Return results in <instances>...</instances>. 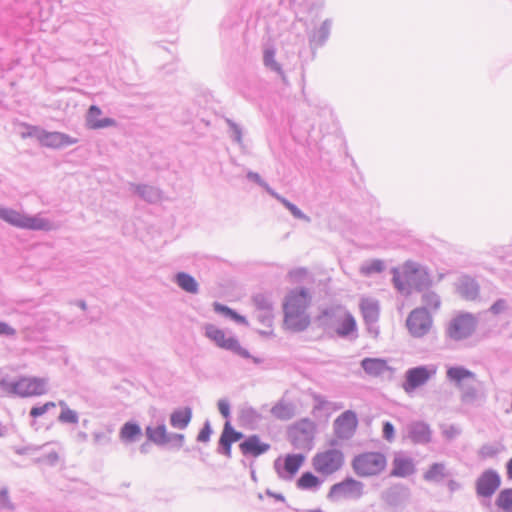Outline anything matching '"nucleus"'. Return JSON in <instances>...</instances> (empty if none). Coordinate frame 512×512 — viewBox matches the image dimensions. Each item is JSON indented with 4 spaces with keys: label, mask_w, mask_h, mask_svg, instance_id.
I'll list each match as a JSON object with an SVG mask.
<instances>
[{
    "label": "nucleus",
    "mask_w": 512,
    "mask_h": 512,
    "mask_svg": "<svg viewBox=\"0 0 512 512\" xmlns=\"http://www.w3.org/2000/svg\"><path fill=\"white\" fill-rule=\"evenodd\" d=\"M383 269L382 262L374 261L370 265L362 267L361 271L365 275H369L374 272H381Z\"/></svg>",
    "instance_id": "a19ab883"
},
{
    "label": "nucleus",
    "mask_w": 512,
    "mask_h": 512,
    "mask_svg": "<svg viewBox=\"0 0 512 512\" xmlns=\"http://www.w3.org/2000/svg\"><path fill=\"white\" fill-rule=\"evenodd\" d=\"M295 429L300 432L312 435L315 431V424L311 420L304 419L295 425Z\"/></svg>",
    "instance_id": "4c0bfd02"
},
{
    "label": "nucleus",
    "mask_w": 512,
    "mask_h": 512,
    "mask_svg": "<svg viewBox=\"0 0 512 512\" xmlns=\"http://www.w3.org/2000/svg\"><path fill=\"white\" fill-rule=\"evenodd\" d=\"M141 428L138 424L128 422L125 423L119 432L120 439L125 443L136 441L141 436Z\"/></svg>",
    "instance_id": "bb28decb"
},
{
    "label": "nucleus",
    "mask_w": 512,
    "mask_h": 512,
    "mask_svg": "<svg viewBox=\"0 0 512 512\" xmlns=\"http://www.w3.org/2000/svg\"><path fill=\"white\" fill-rule=\"evenodd\" d=\"M205 335L217 347L225 350L232 351L243 358H249L250 354L247 349L241 346L238 339L232 336H227L224 330L216 327L213 324H207L205 327Z\"/></svg>",
    "instance_id": "39448f33"
},
{
    "label": "nucleus",
    "mask_w": 512,
    "mask_h": 512,
    "mask_svg": "<svg viewBox=\"0 0 512 512\" xmlns=\"http://www.w3.org/2000/svg\"><path fill=\"white\" fill-rule=\"evenodd\" d=\"M283 327L290 332H301L306 330L311 319L307 311L283 310Z\"/></svg>",
    "instance_id": "a211bd4d"
},
{
    "label": "nucleus",
    "mask_w": 512,
    "mask_h": 512,
    "mask_svg": "<svg viewBox=\"0 0 512 512\" xmlns=\"http://www.w3.org/2000/svg\"><path fill=\"white\" fill-rule=\"evenodd\" d=\"M361 366L370 376H379L388 369L386 360L380 358H365L362 360Z\"/></svg>",
    "instance_id": "b1692460"
},
{
    "label": "nucleus",
    "mask_w": 512,
    "mask_h": 512,
    "mask_svg": "<svg viewBox=\"0 0 512 512\" xmlns=\"http://www.w3.org/2000/svg\"><path fill=\"white\" fill-rule=\"evenodd\" d=\"M507 309V302L504 299L497 300L491 307L490 311L495 314H501Z\"/></svg>",
    "instance_id": "37998d69"
},
{
    "label": "nucleus",
    "mask_w": 512,
    "mask_h": 512,
    "mask_svg": "<svg viewBox=\"0 0 512 512\" xmlns=\"http://www.w3.org/2000/svg\"><path fill=\"white\" fill-rule=\"evenodd\" d=\"M415 464L411 457L397 453L391 462L390 476L396 478H407L415 473Z\"/></svg>",
    "instance_id": "6ab92c4d"
},
{
    "label": "nucleus",
    "mask_w": 512,
    "mask_h": 512,
    "mask_svg": "<svg viewBox=\"0 0 512 512\" xmlns=\"http://www.w3.org/2000/svg\"><path fill=\"white\" fill-rule=\"evenodd\" d=\"M59 405L63 407L59 416V420L61 422L76 423L78 421L77 414L73 410L67 408L64 401H60Z\"/></svg>",
    "instance_id": "f704fd0d"
},
{
    "label": "nucleus",
    "mask_w": 512,
    "mask_h": 512,
    "mask_svg": "<svg viewBox=\"0 0 512 512\" xmlns=\"http://www.w3.org/2000/svg\"><path fill=\"white\" fill-rule=\"evenodd\" d=\"M423 303L430 309H437L440 306V299L437 294L428 292L423 295Z\"/></svg>",
    "instance_id": "e433bc0d"
},
{
    "label": "nucleus",
    "mask_w": 512,
    "mask_h": 512,
    "mask_svg": "<svg viewBox=\"0 0 512 512\" xmlns=\"http://www.w3.org/2000/svg\"><path fill=\"white\" fill-rule=\"evenodd\" d=\"M321 480L312 472H304L297 480V488L301 490L315 489L320 486Z\"/></svg>",
    "instance_id": "c756f323"
},
{
    "label": "nucleus",
    "mask_w": 512,
    "mask_h": 512,
    "mask_svg": "<svg viewBox=\"0 0 512 512\" xmlns=\"http://www.w3.org/2000/svg\"><path fill=\"white\" fill-rule=\"evenodd\" d=\"M356 320L355 318L350 314L346 313L344 316L339 320L338 327H337V333L341 336H346L353 331L356 330Z\"/></svg>",
    "instance_id": "7c9ffc66"
},
{
    "label": "nucleus",
    "mask_w": 512,
    "mask_h": 512,
    "mask_svg": "<svg viewBox=\"0 0 512 512\" xmlns=\"http://www.w3.org/2000/svg\"><path fill=\"white\" fill-rule=\"evenodd\" d=\"M192 418V410L189 407L177 409L170 416V423L174 428L184 429Z\"/></svg>",
    "instance_id": "393cba45"
},
{
    "label": "nucleus",
    "mask_w": 512,
    "mask_h": 512,
    "mask_svg": "<svg viewBox=\"0 0 512 512\" xmlns=\"http://www.w3.org/2000/svg\"><path fill=\"white\" fill-rule=\"evenodd\" d=\"M448 486H449V488H450L451 490H455V489H457V488H458V486H459V485H458V483H457L456 481H454V480H450V481L448 482Z\"/></svg>",
    "instance_id": "3c124183"
},
{
    "label": "nucleus",
    "mask_w": 512,
    "mask_h": 512,
    "mask_svg": "<svg viewBox=\"0 0 512 512\" xmlns=\"http://www.w3.org/2000/svg\"><path fill=\"white\" fill-rule=\"evenodd\" d=\"M351 466L360 477H373L383 473L387 467V458L379 451H365L354 456Z\"/></svg>",
    "instance_id": "f257e3e1"
},
{
    "label": "nucleus",
    "mask_w": 512,
    "mask_h": 512,
    "mask_svg": "<svg viewBox=\"0 0 512 512\" xmlns=\"http://www.w3.org/2000/svg\"><path fill=\"white\" fill-rule=\"evenodd\" d=\"M243 434L241 432L236 431L227 421L224 425V429L222 431L219 443L223 448V453L227 456H231V446L233 443L242 439Z\"/></svg>",
    "instance_id": "5701e85b"
},
{
    "label": "nucleus",
    "mask_w": 512,
    "mask_h": 512,
    "mask_svg": "<svg viewBox=\"0 0 512 512\" xmlns=\"http://www.w3.org/2000/svg\"><path fill=\"white\" fill-rule=\"evenodd\" d=\"M2 508H13V505L9 500L8 491L6 489L0 490V509Z\"/></svg>",
    "instance_id": "c03bdc74"
},
{
    "label": "nucleus",
    "mask_w": 512,
    "mask_h": 512,
    "mask_svg": "<svg viewBox=\"0 0 512 512\" xmlns=\"http://www.w3.org/2000/svg\"><path fill=\"white\" fill-rule=\"evenodd\" d=\"M14 334H15V329L14 328L9 326L7 323L0 321V335H10V336H12Z\"/></svg>",
    "instance_id": "de8ad7c7"
},
{
    "label": "nucleus",
    "mask_w": 512,
    "mask_h": 512,
    "mask_svg": "<svg viewBox=\"0 0 512 512\" xmlns=\"http://www.w3.org/2000/svg\"><path fill=\"white\" fill-rule=\"evenodd\" d=\"M359 309L365 324L368 326V331L374 337H378L380 331L374 325L380 318L379 301L372 297H362L359 302Z\"/></svg>",
    "instance_id": "9b49d317"
},
{
    "label": "nucleus",
    "mask_w": 512,
    "mask_h": 512,
    "mask_svg": "<svg viewBox=\"0 0 512 512\" xmlns=\"http://www.w3.org/2000/svg\"><path fill=\"white\" fill-rule=\"evenodd\" d=\"M102 111L99 107L92 105L87 113L86 123L90 129H102L116 125V121L111 118H101Z\"/></svg>",
    "instance_id": "4be33fe9"
},
{
    "label": "nucleus",
    "mask_w": 512,
    "mask_h": 512,
    "mask_svg": "<svg viewBox=\"0 0 512 512\" xmlns=\"http://www.w3.org/2000/svg\"><path fill=\"white\" fill-rule=\"evenodd\" d=\"M218 409L219 412L222 414L223 417L229 418L230 416V406L229 403L225 400H220L218 402Z\"/></svg>",
    "instance_id": "49530a36"
},
{
    "label": "nucleus",
    "mask_w": 512,
    "mask_h": 512,
    "mask_svg": "<svg viewBox=\"0 0 512 512\" xmlns=\"http://www.w3.org/2000/svg\"><path fill=\"white\" fill-rule=\"evenodd\" d=\"M406 325L412 336L422 337L431 329L432 318L425 309L417 308L409 314Z\"/></svg>",
    "instance_id": "f8f14e48"
},
{
    "label": "nucleus",
    "mask_w": 512,
    "mask_h": 512,
    "mask_svg": "<svg viewBox=\"0 0 512 512\" xmlns=\"http://www.w3.org/2000/svg\"><path fill=\"white\" fill-rule=\"evenodd\" d=\"M211 433H212V431H211L210 425L208 423H206L198 434V437H197L198 441L207 442L211 436Z\"/></svg>",
    "instance_id": "a18cd8bd"
},
{
    "label": "nucleus",
    "mask_w": 512,
    "mask_h": 512,
    "mask_svg": "<svg viewBox=\"0 0 512 512\" xmlns=\"http://www.w3.org/2000/svg\"><path fill=\"white\" fill-rule=\"evenodd\" d=\"M446 378L461 391L462 401L469 402L476 398V389L470 386V383L476 381V375L472 371L462 366H449Z\"/></svg>",
    "instance_id": "f03ea898"
},
{
    "label": "nucleus",
    "mask_w": 512,
    "mask_h": 512,
    "mask_svg": "<svg viewBox=\"0 0 512 512\" xmlns=\"http://www.w3.org/2000/svg\"><path fill=\"white\" fill-rule=\"evenodd\" d=\"M507 475L509 479H512V458L507 463Z\"/></svg>",
    "instance_id": "8fccbe9b"
},
{
    "label": "nucleus",
    "mask_w": 512,
    "mask_h": 512,
    "mask_svg": "<svg viewBox=\"0 0 512 512\" xmlns=\"http://www.w3.org/2000/svg\"><path fill=\"white\" fill-rule=\"evenodd\" d=\"M427 276V272L422 269L418 264L408 261L400 268L393 271V282L395 287L404 292L412 285H417L418 280Z\"/></svg>",
    "instance_id": "423d86ee"
},
{
    "label": "nucleus",
    "mask_w": 512,
    "mask_h": 512,
    "mask_svg": "<svg viewBox=\"0 0 512 512\" xmlns=\"http://www.w3.org/2000/svg\"><path fill=\"white\" fill-rule=\"evenodd\" d=\"M304 275H306V271L304 269L295 270L290 273V277L294 280H297L298 278H301Z\"/></svg>",
    "instance_id": "09e8293b"
},
{
    "label": "nucleus",
    "mask_w": 512,
    "mask_h": 512,
    "mask_svg": "<svg viewBox=\"0 0 512 512\" xmlns=\"http://www.w3.org/2000/svg\"><path fill=\"white\" fill-rule=\"evenodd\" d=\"M363 493V483L352 477H347L330 487L327 498L330 501L337 502L341 500L358 499Z\"/></svg>",
    "instance_id": "0eeeda50"
},
{
    "label": "nucleus",
    "mask_w": 512,
    "mask_h": 512,
    "mask_svg": "<svg viewBox=\"0 0 512 512\" xmlns=\"http://www.w3.org/2000/svg\"><path fill=\"white\" fill-rule=\"evenodd\" d=\"M495 505L501 512H512V488L500 491L496 497Z\"/></svg>",
    "instance_id": "c85d7f7f"
},
{
    "label": "nucleus",
    "mask_w": 512,
    "mask_h": 512,
    "mask_svg": "<svg viewBox=\"0 0 512 512\" xmlns=\"http://www.w3.org/2000/svg\"><path fill=\"white\" fill-rule=\"evenodd\" d=\"M278 200L282 202V204L292 213V215L299 219H306V216L302 213V211L297 208L294 204L282 198L280 196H276Z\"/></svg>",
    "instance_id": "58836bf2"
},
{
    "label": "nucleus",
    "mask_w": 512,
    "mask_h": 512,
    "mask_svg": "<svg viewBox=\"0 0 512 512\" xmlns=\"http://www.w3.org/2000/svg\"><path fill=\"white\" fill-rule=\"evenodd\" d=\"M447 474L448 472L445 464L434 463L424 473V479L430 482H439L442 481L447 476Z\"/></svg>",
    "instance_id": "cd10ccee"
},
{
    "label": "nucleus",
    "mask_w": 512,
    "mask_h": 512,
    "mask_svg": "<svg viewBox=\"0 0 512 512\" xmlns=\"http://www.w3.org/2000/svg\"><path fill=\"white\" fill-rule=\"evenodd\" d=\"M435 374V370L420 366L411 368L406 372L405 382L402 387L406 393L413 392L416 388L424 385Z\"/></svg>",
    "instance_id": "f3484780"
},
{
    "label": "nucleus",
    "mask_w": 512,
    "mask_h": 512,
    "mask_svg": "<svg viewBox=\"0 0 512 512\" xmlns=\"http://www.w3.org/2000/svg\"><path fill=\"white\" fill-rule=\"evenodd\" d=\"M0 218L13 226L23 229L47 231L52 228L51 224L46 219L38 216L25 215L8 208L0 209Z\"/></svg>",
    "instance_id": "20e7f679"
},
{
    "label": "nucleus",
    "mask_w": 512,
    "mask_h": 512,
    "mask_svg": "<svg viewBox=\"0 0 512 512\" xmlns=\"http://www.w3.org/2000/svg\"><path fill=\"white\" fill-rule=\"evenodd\" d=\"M29 134L35 137L42 146L49 148H62L77 143V139L61 132H47L37 127H32Z\"/></svg>",
    "instance_id": "9d476101"
},
{
    "label": "nucleus",
    "mask_w": 512,
    "mask_h": 512,
    "mask_svg": "<svg viewBox=\"0 0 512 512\" xmlns=\"http://www.w3.org/2000/svg\"><path fill=\"white\" fill-rule=\"evenodd\" d=\"M264 63L266 66L273 70L279 71L280 65L275 60V53L273 50H266L264 53Z\"/></svg>",
    "instance_id": "ea45409f"
},
{
    "label": "nucleus",
    "mask_w": 512,
    "mask_h": 512,
    "mask_svg": "<svg viewBox=\"0 0 512 512\" xmlns=\"http://www.w3.org/2000/svg\"><path fill=\"white\" fill-rule=\"evenodd\" d=\"M11 392L20 397L41 396L47 393V380L40 377H21L10 386Z\"/></svg>",
    "instance_id": "6e6552de"
},
{
    "label": "nucleus",
    "mask_w": 512,
    "mask_h": 512,
    "mask_svg": "<svg viewBox=\"0 0 512 512\" xmlns=\"http://www.w3.org/2000/svg\"><path fill=\"white\" fill-rule=\"evenodd\" d=\"M249 177L258 180L259 176L257 174L249 173Z\"/></svg>",
    "instance_id": "603ef678"
},
{
    "label": "nucleus",
    "mask_w": 512,
    "mask_h": 512,
    "mask_svg": "<svg viewBox=\"0 0 512 512\" xmlns=\"http://www.w3.org/2000/svg\"><path fill=\"white\" fill-rule=\"evenodd\" d=\"M501 478L499 474L492 470H485L480 474L475 482V489L478 496L491 497L500 487Z\"/></svg>",
    "instance_id": "dca6fc26"
},
{
    "label": "nucleus",
    "mask_w": 512,
    "mask_h": 512,
    "mask_svg": "<svg viewBox=\"0 0 512 512\" xmlns=\"http://www.w3.org/2000/svg\"><path fill=\"white\" fill-rule=\"evenodd\" d=\"M55 407H56V403L52 402V401L46 402L45 404H43L41 406L32 407L30 410V416L33 418L40 417V416L44 415L46 412H48L50 409H53Z\"/></svg>",
    "instance_id": "c9c22d12"
},
{
    "label": "nucleus",
    "mask_w": 512,
    "mask_h": 512,
    "mask_svg": "<svg viewBox=\"0 0 512 512\" xmlns=\"http://www.w3.org/2000/svg\"><path fill=\"white\" fill-rule=\"evenodd\" d=\"M304 462L305 456L303 454H287L278 458L274 467L281 478L291 479L298 473Z\"/></svg>",
    "instance_id": "4468645a"
},
{
    "label": "nucleus",
    "mask_w": 512,
    "mask_h": 512,
    "mask_svg": "<svg viewBox=\"0 0 512 512\" xmlns=\"http://www.w3.org/2000/svg\"><path fill=\"white\" fill-rule=\"evenodd\" d=\"M213 308L217 313L223 314L227 317H230L234 321L241 323V324H247V320L245 317L239 315L237 312L232 310L231 308L224 306L218 302H215L213 304Z\"/></svg>",
    "instance_id": "72a5a7b5"
},
{
    "label": "nucleus",
    "mask_w": 512,
    "mask_h": 512,
    "mask_svg": "<svg viewBox=\"0 0 512 512\" xmlns=\"http://www.w3.org/2000/svg\"><path fill=\"white\" fill-rule=\"evenodd\" d=\"M476 324V318L472 314H458L450 321L447 327V335L454 340L465 339L475 331Z\"/></svg>",
    "instance_id": "1a4fd4ad"
},
{
    "label": "nucleus",
    "mask_w": 512,
    "mask_h": 512,
    "mask_svg": "<svg viewBox=\"0 0 512 512\" xmlns=\"http://www.w3.org/2000/svg\"><path fill=\"white\" fill-rule=\"evenodd\" d=\"M312 302V294L305 287H298L290 290L283 301V310L307 311Z\"/></svg>",
    "instance_id": "ddd939ff"
},
{
    "label": "nucleus",
    "mask_w": 512,
    "mask_h": 512,
    "mask_svg": "<svg viewBox=\"0 0 512 512\" xmlns=\"http://www.w3.org/2000/svg\"><path fill=\"white\" fill-rule=\"evenodd\" d=\"M394 436H395L394 426L390 422H385L383 424V437L388 442H392L394 440Z\"/></svg>",
    "instance_id": "79ce46f5"
},
{
    "label": "nucleus",
    "mask_w": 512,
    "mask_h": 512,
    "mask_svg": "<svg viewBox=\"0 0 512 512\" xmlns=\"http://www.w3.org/2000/svg\"><path fill=\"white\" fill-rule=\"evenodd\" d=\"M146 435L150 441L157 445H165L170 441H176L179 446H182L184 442V435L182 434H174L170 435L167 431V428L164 424L158 425L156 427H147Z\"/></svg>",
    "instance_id": "aec40b11"
},
{
    "label": "nucleus",
    "mask_w": 512,
    "mask_h": 512,
    "mask_svg": "<svg viewBox=\"0 0 512 512\" xmlns=\"http://www.w3.org/2000/svg\"><path fill=\"white\" fill-rule=\"evenodd\" d=\"M478 290L476 282L469 277L461 279L458 285L459 293L467 300H474L478 295Z\"/></svg>",
    "instance_id": "a878e982"
},
{
    "label": "nucleus",
    "mask_w": 512,
    "mask_h": 512,
    "mask_svg": "<svg viewBox=\"0 0 512 512\" xmlns=\"http://www.w3.org/2000/svg\"><path fill=\"white\" fill-rule=\"evenodd\" d=\"M345 462L344 453L338 448L317 452L312 458L314 470L321 475H332L339 471Z\"/></svg>",
    "instance_id": "7ed1b4c3"
},
{
    "label": "nucleus",
    "mask_w": 512,
    "mask_h": 512,
    "mask_svg": "<svg viewBox=\"0 0 512 512\" xmlns=\"http://www.w3.org/2000/svg\"><path fill=\"white\" fill-rule=\"evenodd\" d=\"M335 436L338 439L345 440L351 438L358 427L356 414L351 411H345L339 415L333 424Z\"/></svg>",
    "instance_id": "2eb2a0df"
},
{
    "label": "nucleus",
    "mask_w": 512,
    "mask_h": 512,
    "mask_svg": "<svg viewBox=\"0 0 512 512\" xmlns=\"http://www.w3.org/2000/svg\"><path fill=\"white\" fill-rule=\"evenodd\" d=\"M176 281L177 284L186 292L197 293L198 284L196 280L189 274H186L184 272L178 273L176 276Z\"/></svg>",
    "instance_id": "2f4dec72"
},
{
    "label": "nucleus",
    "mask_w": 512,
    "mask_h": 512,
    "mask_svg": "<svg viewBox=\"0 0 512 512\" xmlns=\"http://www.w3.org/2000/svg\"><path fill=\"white\" fill-rule=\"evenodd\" d=\"M239 449L244 456L257 458L270 449V444L263 442L258 435H251L239 444Z\"/></svg>",
    "instance_id": "412c9836"
},
{
    "label": "nucleus",
    "mask_w": 512,
    "mask_h": 512,
    "mask_svg": "<svg viewBox=\"0 0 512 512\" xmlns=\"http://www.w3.org/2000/svg\"><path fill=\"white\" fill-rule=\"evenodd\" d=\"M271 413L277 419H289L293 416V407L289 403L279 402L271 409Z\"/></svg>",
    "instance_id": "473e14b6"
}]
</instances>
